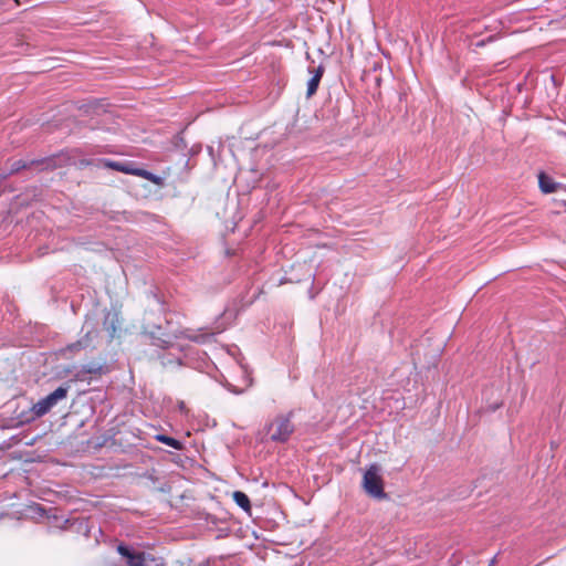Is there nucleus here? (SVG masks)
<instances>
[{"instance_id": "obj_1", "label": "nucleus", "mask_w": 566, "mask_h": 566, "mask_svg": "<svg viewBox=\"0 0 566 566\" xmlns=\"http://www.w3.org/2000/svg\"><path fill=\"white\" fill-rule=\"evenodd\" d=\"M294 431V424L289 416L280 415L273 418L266 426V434L271 441L285 442Z\"/></svg>"}, {"instance_id": "obj_2", "label": "nucleus", "mask_w": 566, "mask_h": 566, "mask_svg": "<svg viewBox=\"0 0 566 566\" xmlns=\"http://www.w3.org/2000/svg\"><path fill=\"white\" fill-rule=\"evenodd\" d=\"M363 486L374 497L381 499L385 496L380 467L373 464L366 470L363 478Z\"/></svg>"}, {"instance_id": "obj_3", "label": "nucleus", "mask_w": 566, "mask_h": 566, "mask_svg": "<svg viewBox=\"0 0 566 566\" xmlns=\"http://www.w3.org/2000/svg\"><path fill=\"white\" fill-rule=\"evenodd\" d=\"M118 553L126 558L128 566H163L160 558L150 554L130 551L128 547L119 545Z\"/></svg>"}, {"instance_id": "obj_4", "label": "nucleus", "mask_w": 566, "mask_h": 566, "mask_svg": "<svg viewBox=\"0 0 566 566\" xmlns=\"http://www.w3.org/2000/svg\"><path fill=\"white\" fill-rule=\"evenodd\" d=\"M69 392V387H59L53 392L48 395L45 398L39 400L33 407L32 411L35 417H42L48 413L53 407L57 405L59 401L66 398Z\"/></svg>"}, {"instance_id": "obj_5", "label": "nucleus", "mask_w": 566, "mask_h": 566, "mask_svg": "<svg viewBox=\"0 0 566 566\" xmlns=\"http://www.w3.org/2000/svg\"><path fill=\"white\" fill-rule=\"evenodd\" d=\"M105 166L109 167L112 169L125 172V174H130V175L143 177L144 179L149 180L155 185L161 184L160 177H158L147 170L135 168V167H133V164H130V163L106 161Z\"/></svg>"}, {"instance_id": "obj_6", "label": "nucleus", "mask_w": 566, "mask_h": 566, "mask_svg": "<svg viewBox=\"0 0 566 566\" xmlns=\"http://www.w3.org/2000/svg\"><path fill=\"white\" fill-rule=\"evenodd\" d=\"M539 188L544 193L555 192L560 185L555 182L552 178L546 176L545 174H539L538 176Z\"/></svg>"}, {"instance_id": "obj_7", "label": "nucleus", "mask_w": 566, "mask_h": 566, "mask_svg": "<svg viewBox=\"0 0 566 566\" xmlns=\"http://www.w3.org/2000/svg\"><path fill=\"white\" fill-rule=\"evenodd\" d=\"M313 72H314V74L307 83V93H306L307 97H311L316 93L318 84H319L322 75H323V69L319 66Z\"/></svg>"}, {"instance_id": "obj_8", "label": "nucleus", "mask_w": 566, "mask_h": 566, "mask_svg": "<svg viewBox=\"0 0 566 566\" xmlns=\"http://www.w3.org/2000/svg\"><path fill=\"white\" fill-rule=\"evenodd\" d=\"M233 500L245 512L250 511V507H251L250 500H249V497L243 492L235 491L233 493Z\"/></svg>"}, {"instance_id": "obj_9", "label": "nucleus", "mask_w": 566, "mask_h": 566, "mask_svg": "<svg viewBox=\"0 0 566 566\" xmlns=\"http://www.w3.org/2000/svg\"><path fill=\"white\" fill-rule=\"evenodd\" d=\"M156 439L176 450H180L182 448V444L180 441L174 439V438H170V437H167V436H163V434H158L156 437Z\"/></svg>"}, {"instance_id": "obj_10", "label": "nucleus", "mask_w": 566, "mask_h": 566, "mask_svg": "<svg viewBox=\"0 0 566 566\" xmlns=\"http://www.w3.org/2000/svg\"><path fill=\"white\" fill-rule=\"evenodd\" d=\"M25 165L22 161H15L12 165L11 172L19 171L20 169L24 168Z\"/></svg>"}, {"instance_id": "obj_11", "label": "nucleus", "mask_w": 566, "mask_h": 566, "mask_svg": "<svg viewBox=\"0 0 566 566\" xmlns=\"http://www.w3.org/2000/svg\"><path fill=\"white\" fill-rule=\"evenodd\" d=\"M209 338H210V335H207V334H202V335H198V336L193 337V339H195L196 342H199V343H205V342H207Z\"/></svg>"}, {"instance_id": "obj_12", "label": "nucleus", "mask_w": 566, "mask_h": 566, "mask_svg": "<svg viewBox=\"0 0 566 566\" xmlns=\"http://www.w3.org/2000/svg\"><path fill=\"white\" fill-rule=\"evenodd\" d=\"M111 328H112V335L115 333L116 331V327H115V324L114 322L112 321V324H111Z\"/></svg>"}, {"instance_id": "obj_13", "label": "nucleus", "mask_w": 566, "mask_h": 566, "mask_svg": "<svg viewBox=\"0 0 566 566\" xmlns=\"http://www.w3.org/2000/svg\"><path fill=\"white\" fill-rule=\"evenodd\" d=\"M81 344H82V343L80 342V343H77V344L72 345L70 348H71V349H73V348H75V347L81 346Z\"/></svg>"}, {"instance_id": "obj_14", "label": "nucleus", "mask_w": 566, "mask_h": 566, "mask_svg": "<svg viewBox=\"0 0 566 566\" xmlns=\"http://www.w3.org/2000/svg\"><path fill=\"white\" fill-rule=\"evenodd\" d=\"M494 563H495V559L493 558V559L491 560L490 566H494Z\"/></svg>"}, {"instance_id": "obj_15", "label": "nucleus", "mask_w": 566, "mask_h": 566, "mask_svg": "<svg viewBox=\"0 0 566 566\" xmlns=\"http://www.w3.org/2000/svg\"><path fill=\"white\" fill-rule=\"evenodd\" d=\"M184 408H185V406H184V403L181 402V403H180V410H184Z\"/></svg>"}]
</instances>
